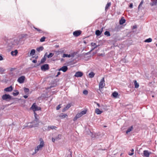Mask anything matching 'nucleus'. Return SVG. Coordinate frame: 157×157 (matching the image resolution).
Masks as SVG:
<instances>
[{
	"label": "nucleus",
	"instance_id": "1",
	"mask_svg": "<svg viewBox=\"0 0 157 157\" xmlns=\"http://www.w3.org/2000/svg\"><path fill=\"white\" fill-rule=\"evenodd\" d=\"M8 46L13 47L14 46L17 45L19 43V41L17 39H11L7 42Z\"/></svg>",
	"mask_w": 157,
	"mask_h": 157
},
{
	"label": "nucleus",
	"instance_id": "2",
	"mask_svg": "<svg viewBox=\"0 0 157 157\" xmlns=\"http://www.w3.org/2000/svg\"><path fill=\"white\" fill-rule=\"evenodd\" d=\"M40 141V143L39 145H38L37 147L35 148V153H36L38 151L40 150H41L42 148L43 147L44 145V142L43 140L41 138H40L39 140Z\"/></svg>",
	"mask_w": 157,
	"mask_h": 157
},
{
	"label": "nucleus",
	"instance_id": "3",
	"mask_svg": "<svg viewBox=\"0 0 157 157\" xmlns=\"http://www.w3.org/2000/svg\"><path fill=\"white\" fill-rule=\"evenodd\" d=\"M2 99L3 100L10 101L12 99V98L9 94H5L2 96Z\"/></svg>",
	"mask_w": 157,
	"mask_h": 157
},
{
	"label": "nucleus",
	"instance_id": "4",
	"mask_svg": "<svg viewBox=\"0 0 157 157\" xmlns=\"http://www.w3.org/2000/svg\"><path fill=\"white\" fill-rule=\"evenodd\" d=\"M105 86V83L104 78L103 77L101 80L99 84V89H102Z\"/></svg>",
	"mask_w": 157,
	"mask_h": 157
},
{
	"label": "nucleus",
	"instance_id": "5",
	"mask_svg": "<svg viewBox=\"0 0 157 157\" xmlns=\"http://www.w3.org/2000/svg\"><path fill=\"white\" fill-rule=\"evenodd\" d=\"M31 108L34 111H37L39 110H40L41 108L40 107L37 106L36 103H34L32 105V106Z\"/></svg>",
	"mask_w": 157,
	"mask_h": 157
},
{
	"label": "nucleus",
	"instance_id": "6",
	"mask_svg": "<svg viewBox=\"0 0 157 157\" xmlns=\"http://www.w3.org/2000/svg\"><path fill=\"white\" fill-rule=\"evenodd\" d=\"M49 65L48 64H45L43 65L41 67V69L43 71H46L49 69Z\"/></svg>",
	"mask_w": 157,
	"mask_h": 157
},
{
	"label": "nucleus",
	"instance_id": "7",
	"mask_svg": "<svg viewBox=\"0 0 157 157\" xmlns=\"http://www.w3.org/2000/svg\"><path fill=\"white\" fill-rule=\"evenodd\" d=\"M25 78L24 76H21L18 78L17 81L20 83H23L24 82Z\"/></svg>",
	"mask_w": 157,
	"mask_h": 157
},
{
	"label": "nucleus",
	"instance_id": "8",
	"mask_svg": "<svg viewBox=\"0 0 157 157\" xmlns=\"http://www.w3.org/2000/svg\"><path fill=\"white\" fill-rule=\"evenodd\" d=\"M81 31L80 30H77L75 31L73 33V35L75 36H78L80 35Z\"/></svg>",
	"mask_w": 157,
	"mask_h": 157
},
{
	"label": "nucleus",
	"instance_id": "9",
	"mask_svg": "<svg viewBox=\"0 0 157 157\" xmlns=\"http://www.w3.org/2000/svg\"><path fill=\"white\" fill-rule=\"evenodd\" d=\"M83 75V73L82 72L78 71L75 73V77H81Z\"/></svg>",
	"mask_w": 157,
	"mask_h": 157
},
{
	"label": "nucleus",
	"instance_id": "10",
	"mask_svg": "<svg viewBox=\"0 0 157 157\" xmlns=\"http://www.w3.org/2000/svg\"><path fill=\"white\" fill-rule=\"evenodd\" d=\"M151 152H149L147 150H144V155L145 157H149Z\"/></svg>",
	"mask_w": 157,
	"mask_h": 157
},
{
	"label": "nucleus",
	"instance_id": "11",
	"mask_svg": "<svg viewBox=\"0 0 157 157\" xmlns=\"http://www.w3.org/2000/svg\"><path fill=\"white\" fill-rule=\"evenodd\" d=\"M68 69V68L67 66H63L60 68L59 70V71H62L63 72H66Z\"/></svg>",
	"mask_w": 157,
	"mask_h": 157
},
{
	"label": "nucleus",
	"instance_id": "12",
	"mask_svg": "<svg viewBox=\"0 0 157 157\" xmlns=\"http://www.w3.org/2000/svg\"><path fill=\"white\" fill-rule=\"evenodd\" d=\"M71 106V104L69 103L67 104V105L62 110V111L63 112H65L68 109H69L70 107Z\"/></svg>",
	"mask_w": 157,
	"mask_h": 157
},
{
	"label": "nucleus",
	"instance_id": "13",
	"mask_svg": "<svg viewBox=\"0 0 157 157\" xmlns=\"http://www.w3.org/2000/svg\"><path fill=\"white\" fill-rule=\"evenodd\" d=\"M47 55V52H46L44 57L41 59L40 60V63H43L46 60V57Z\"/></svg>",
	"mask_w": 157,
	"mask_h": 157
},
{
	"label": "nucleus",
	"instance_id": "14",
	"mask_svg": "<svg viewBox=\"0 0 157 157\" xmlns=\"http://www.w3.org/2000/svg\"><path fill=\"white\" fill-rule=\"evenodd\" d=\"M13 90V87L11 86L4 89V90L6 92H10Z\"/></svg>",
	"mask_w": 157,
	"mask_h": 157
},
{
	"label": "nucleus",
	"instance_id": "15",
	"mask_svg": "<svg viewBox=\"0 0 157 157\" xmlns=\"http://www.w3.org/2000/svg\"><path fill=\"white\" fill-rule=\"evenodd\" d=\"M111 5V3L110 2H108L106 5L105 8V10L106 12L109 9V8L110 6Z\"/></svg>",
	"mask_w": 157,
	"mask_h": 157
},
{
	"label": "nucleus",
	"instance_id": "16",
	"mask_svg": "<svg viewBox=\"0 0 157 157\" xmlns=\"http://www.w3.org/2000/svg\"><path fill=\"white\" fill-rule=\"evenodd\" d=\"M17 53V51L15 50L14 51H12L11 52V54L12 56H16Z\"/></svg>",
	"mask_w": 157,
	"mask_h": 157
},
{
	"label": "nucleus",
	"instance_id": "17",
	"mask_svg": "<svg viewBox=\"0 0 157 157\" xmlns=\"http://www.w3.org/2000/svg\"><path fill=\"white\" fill-rule=\"evenodd\" d=\"M48 131H49L50 129H55V128H56L57 127L54 126H48Z\"/></svg>",
	"mask_w": 157,
	"mask_h": 157
},
{
	"label": "nucleus",
	"instance_id": "18",
	"mask_svg": "<svg viewBox=\"0 0 157 157\" xmlns=\"http://www.w3.org/2000/svg\"><path fill=\"white\" fill-rule=\"evenodd\" d=\"M44 49V48L43 46H40L36 48V50L39 52L41 51H43Z\"/></svg>",
	"mask_w": 157,
	"mask_h": 157
},
{
	"label": "nucleus",
	"instance_id": "19",
	"mask_svg": "<svg viewBox=\"0 0 157 157\" xmlns=\"http://www.w3.org/2000/svg\"><path fill=\"white\" fill-rule=\"evenodd\" d=\"M125 22V20L123 18H122L119 21V23L121 25H123L124 23Z\"/></svg>",
	"mask_w": 157,
	"mask_h": 157
},
{
	"label": "nucleus",
	"instance_id": "20",
	"mask_svg": "<svg viewBox=\"0 0 157 157\" xmlns=\"http://www.w3.org/2000/svg\"><path fill=\"white\" fill-rule=\"evenodd\" d=\"M102 31H100L99 30H97L95 32V34L97 36L100 35Z\"/></svg>",
	"mask_w": 157,
	"mask_h": 157
},
{
	"label": "nucleus",
	"instance_id": "21",
	"mask_svg": "<svg viewBox=\"0 0 157 157\" xmlns=\"http://www.w3.org/2000/svg\"><path fill=\"white\" fill-rule=\"evenodd\" d=\"M33 28L35 29L36 30H37L38 32H39L40 33H44V32L43 31H42V30L39 29H38V28H36L35 26H33Z\"/></svg>",
	"mask_w": 157,
	"mask_h": 157
},
{
	"label": "nucleus",
	"instance_id": "22",
	"mask_svg": "<svg viewBox=\"0 0 157 157\" xmlns=\"http://www.w3.org/2000/svg\"><path fill=\"white\" fill-rule=\"evenodd\" d=\"M95 112L98 114H100L102 112L100 110L96 108L95 110Z\"/></svg>",
	"mask_w": 157,
	"mask_h": 157
},
{
	"label": "nucleus",
	"instance_id": "23",
	"mask_svg": "<svg viewBox=\"0 0 157 157\" xmlns=\"http://www.w3.org/2000/svg\"><path fill=\"white\" fill-rule=\"evenodd\" d=\"M132 129L133 126H132L128 129L126 131V133L127 134L128 132H131L132 130Z\"/></svg>",
	"mask_w": 157,
	"mask_h": 157
},
{
	"label": "nucleus",
	"instance_id": "24",
	"mask_svg": "<svg viewBox=\"0 0 157 157\" xmlns=\"http://www.w3.org/2000/svg\"><path fill=\"white\" fill-rule=\"evenodd\" d=\"M95 75V74L92 72L90 73L89 74V77L90 78H92L94 77Z\"/></svg>",
	"mask_w": 157,
	"mask_h": 157
},
{
	"label": "nucleus",
	"instance_id": "25",
	"mask_svg": "<svg viewBox=\"0 0 157 157\" xmlns=\"http://www.w3.org/2000/svg\"><path fill=\"white\" fill-rule=\"evenodd\" d=\"M152 41V39L151 38H149L146 39L144 41V42H145L150 43V42H151Z\"/></svg>",
	"mask_w": 157,
	"mask_h": 157
},
{
	"label": "nucleus",
	"instance_id": "26",
	"mask_svg": "<svg viewBox=\"0 0 157 157\" xmlns=\"http://www.w3.org/2000/svg\"><path fill=\"white\" fill-rule=\"evenodd\" d=\"M118 94V93L117 92L115 91L113 93L112 95L113 97L117 98V97Z\"/></svg>",
	"mask_w": 157,
	"mask_h": 157
},
{
	"label": "nucleus",
	"instance_id": "27",
	"mask_svg": "<svg viewBox=\"0 0 157 157\" xmlns=\"http://www.w3.org/2000/svg\"><path fill=\"white\" fill-rule=\"evenodd\" d=\"M91 45L92 46H95L93 48V49L92 50H93L96 48H97V47L98 46V45H96V44L95 43H91Z\"/></svg>",
	"mask_w": 157,
	"mask_h": 157
},
{
	"label": "nucleus",
	"instance_id": "28",
	"mask_svg": "<svg viewBox=\"0 0 157 157\" xmlns=\"http://www.w3.org/2000/svg\"><path fill=\"white\" fill-rule=\"evenodd\" d=\"M35 50L34 49H32L30 53V56H33L35 55Z\"/></svg>",
	"mask_w": 157,
	"mask_h": 157
},
{
	"label": "nucleus",
	"instance_id": "29",
	"mask_svg": "<svg viewBox=\"0 0 157 157\" xmlns=\"http://www.w3.org/2000/svg\"><path fill=\"white\" fill-rule=\"evenodd\" d=\"M150 5L151 6H156L157 5V4L155 2V1H153L151 3H150Z\"/></svg>",
	"mask_w": 157,
	"mask_h": 157
},
{
	"label": "nucleus",
	"instance_id": "30",
	"mask_svg": "<svg viewBox=\"0 0 157 157\" xmlns=\"http://www.w3.org/2000/svg\"><path fill=\"white\" fill-rule=\"evenodd\" d=\"M104 34L105 35H106L107 36H109L110 35L109 32L108 31H106L105 32Z\"/></svg>",
	"mask_w": 157,
	"mask_h": 157
},
{
	"label": "nucleus",
	"instance_id": "31",
	"mask_svg": "<svg viewBox=\"0 0 157 157\" xmlns=\"http://www.w3.org/2000/svg\"><path fill=\"white\" fill-rule=\"evenodd\" d=\"M16 92H13L12 94L14 96L17 95L19 94V92L17 90L15 91Z\"/></svg>",
	"mask_w": 157,
	"mask_h": 157
},
{
	"label": "nucleus",
	"instance_id": "32",
	"mask_svg": "<svg viewBox=\"0 0 157 157\" xmlns=\"http://www.w3.org/2000/svg\"><path fill=\"white\" fill-rule=\"evenodd\" d=\"M66 117H67V115L66 114H62L60 116V117L62 118H64Z\"/></svg>",
	"mask_w": 157,
	"mask_h": 157
},
{
	"label": "nucleus",
	"instance_id": "33",
	"mask_svg": "<svg viewBox=\"0 0 157 157\" xmlns=\"http://www.w3.org/2000/svg\"><path fill=\"white\" fill-rule=\"evenodd\" d=\"M53 55H54V54L53 53H50L49 54V55H47L46 56H47L48 58H50V57H52Z\"/></svg>",
	"mask_w": 157,
	"mask_h": 157
},
{
	"label": "nucleus",
	"instance_id": "34",
	"mask_svg": "<svg viewBox=\"0 0 157 157\" xmlns=\"http://www.w3.org/2000/svg\"><path fill=\"white\" fill-rule=\"evenodd\" d=\"M5 71V70L3 68L0 67V72L2 74Z\"/></svg>",
	"mask_w": 157,
	"mask_h": 157
},
{
	"label": "nucleus",
	"instance_id": "35",
	"mask_svg": "<svg viewBox=\"0 0 157 157\" xmlns=\"http://www.w3.org/2000/svg\"><path fill=\"white\" fill-rule=\"evenodd\" d=\"M46 37L44 36H43L41 38L40 40V41L41 42H43L45 41Z\"/></svg>",
	"mask_w": 157,
	"mask_h": 157
},
{
	"label": "nucleus",
	"instance_id": "36",
	"mask_svg": "<svg viewBox=\"0 0 157 157\" xmlns=\"http://www.w3.org/2000/svg\"><path fill=\"white\" fill-rule=\"evenodd\" d=\"M134 82L135 84V88H137V81L136 80H134Z\"/></svg>",
	"mask_w": 157,
	"mask_h": 157
},
{
	"label": "nucleus",
	"instance_id": "37",
	"mask_svg": "<svg viewBox=\"0 0 157 157\" xmlns=\"http://www.w3.org/2000/svg\"><path fill=\"white\" fill-rule=\"evenodd\" d=\"M80 113L82 116L86 113V111L85 110H83Z\"/></svg>",
	"mask_w": 157,
	"mask_h": 157
},
{
	"label": "nucleus",
	"instance_id": "38",
	"mask_svg": "<svg viewBox=\"0 0 157 157\" xmlns=\"http://www.w3.org/2000/svg\"><path fill=\"white\" fill-rule=\"evenodd\" d=\"M24 90L25 93H28L29 91V90L28 88H25L24 89Z\"/></svg>",
	"mask_w": 157,
	"mask_h": 157
},
{
	"label": "nucleus",
	"instance_id": "39",
	"mask_svg": "<svg viewBox=\"0 0 157 157\" xmlns=\"http://www.w3.org/2000/svg\"><path fill=\"white\" fill-rule=\"evenodd\" d=\"M76 116H77V117H78V118L80 117H82V116L80 113H77Z\"/></svg>",
	"mask_w": 157,
	"mask_h": 157
},
{
	"label": "nucleus",
	"instance_id": "40",
	"mask_svg": "<svg viewBox=\"0 0 157 157\" xmlns=\"http://www.w3.org/2000/svg\"><path fill=\"white\" fill-rule=\"evenodd\" d=\"M88 93V91L87 90H84L83 91V94L85 95H87Z\"/></svg>",
	"mask_w": 157,
	"mask_h": 157
},
{
	"label": "nucleus",
	"instance_id": "41",
	"mask_svg": "<svg viewBox=\"0 0 157 157\" xmlns=\"http://www.w3.org/2000/svg\"><path fill=\"white\" fill-rule=\"evenodd\" d=\"M61 137V135H58V136L56 137V140L60 139Z\"/></svg>",
	"mask_w": 157,
	"mask_h": 157
},
{
	"label": "nucleus",
	"instance_id": "42",
	"mask_svg": "<svg viewBox=\"0 0 157 157\" xmlns=\"http://www.w3.org/2000/svg\"><path fill=\"white\" fill-rule=\"evenodd\" d=\"M98 56H104V54H102V53H98Z\"/></svg>",
	"mask_w": 157,
	"mask_h": 157
},
{
	"label": "nucleus",
	"instance_id": "43",
	"mask_svg": "<svg viewBox=\"0 0 157 157\" xmlns=\"http://www.w3.org/2000/svg\"><path fill=\"white\" fill-rule=\"evenodd\" d=\"M68 54H63V58L65 57H67Z\"/></svg>",
	"mask_w": 157,
	"mask_h": 157
},
{
	"label": "nucleus",
	"instance_id": "44",
	"mask_svg": "<svg viewBox=\"0 0 157 157\" xmlns=\"http://www.w3.org/2000/svg\"><path fill=\"white\" fill-rule=\"evenodd\" d=\"M94 103L96 104H97V105H98V107H100V105L96 101H94Z\"/></svg>",
	"mask_w": 157,
	"mask_h": 157
},
{
	"label": "nucleus",
	"instance_id": "45",
	"mask_svg": "<svg viewBox=\"0 0 157 157\" xmlns=\"http://www.w3.org/2000/svg\"><path fill=\"white\" fill-rule=\"evenodd\" d=\"M60 107V105H59L57 106L56 109L57 110H59Z\"/></svg>",
	"mask_w": 157,
	"mask_h": 157
},
{
	"label": "nucleus",
	"instance_id": "46",
	"mask_svg": "<svg viewBox=\"0 0 157 157\" xmlns=\"http://www.w3.org/2000/svg\"><path fill=\"white\" fill-rule=\"evenodd\" d=\"M78 117H77V116H76L73 119V121H76L78 119Z\"/></svg>",
	"mask_w": 157,
	"mask_h": 157
},
{
	"label": "nucleus",
	"instance_id": "47",
	"mask_svg": "<svg viewBox=\"0 0 157 157\" xmlns=\"http://www.w3.org/2000/svg\"><path fill=\"white\" fill-rule=\"evenodd\" d=\"M128 154L129 155H133V154H134V152H132L131 153V152H130L129 151L128 152Z\"/></svg>",
	"mask_w": 157,
	"mask_h": 157
},
{
	"label": "nucleus",
	"instance_id": "48",
	"mask_svg": "<svg viewBox=\"0 0 157 157\" xmlns=\"http://www.w3.org/2000/svg\"><path fill=\"white\" fill-rule=\"evenodd\" d=\"M38 125H39V124H38V123H37L35 125H33V127H37Z\"/></svg>",
	"mask_w": 157,
	"mask_h": 157
},
{
	"label": "nucleus",
	"instance_id": "49",
	"mask_svg": "<svg viewBox=\"0 0 157 157\" xmlns=\"http://www.w3.org/2000/svg\"><path fill=\"white\" fill-rule=\"evenodd\" d=\"M136 28H137V26L136 25H134L132 27V29H133Z\"/></svg>",
	"mask_w": 157,
	"mask_h": 157
},
{
	"label": "nucleus",
	"instance_id": "50",
	"mask_svg": "<svg viewBox=\"0 0 157 157\" xmlns=\"http://www.w3.org/2000/svg\"><path fill=\"white\" fill-rule=\"evenodd\" d=\"M34 63H36L37 62V60L36 59H34L32 61Z\"/></svg>",
	"mask_w": 157,
	"mask_h": 157
},
{
	"label": "nucleus",
	"instance_id": "51",
	"mask_svg": "<svg viewBox=\"0 0 157 157\" xmlns=\"http://www.w3.org/2000/svg\"><path fill=\"white\" fill-rule=\"evenodd\" d=\"M56 138H52V141L53 142H54L55 141V140H56Z\"/></svg>",
	"mask_w": 157,
	"mask_h": 157
},
{
	"label": "nucleus",
	"instance_id": "52",
	"mask_svg": "<svg viewBox=\"0 0 157 157\" xmlns=\"http://www.w3.org/2000/svg\"><path fill=\"white\" fill-rule=\"evenodd\" d=\"M129 7L130 8H132V7H133V5H132V3L130 4V5H129Z\"/></svg>",
	"mask_w": 157,
	"mask_h": 157
},
{
	"label": "nucleus",
	"instance_id": "53",
	"mask_svg": "<svg viewBox=\"0 0 157 157\" xmlns=\"http://www.w3.org/2000/svg\"><path fill=\"white\" fill-rule=\"evenodd\" d=\"M142 5H140V4L138 6V9H139L141 7H142Z\"/></svg>",
	"mask_w": 157,
	"mask_h": 157
},
{
	"label": "nucleus",
	"instance_id": "54",
	"mask_svg": "<svg viewBox=\"0 0 157 157\" xmlns=\"http://www.w3.org/2000/svg\"><path fill=\"white\" fill-rule=\"evenodd\" d=\"M61 74V73L60 72H58L57 73V75H56V77L58 76L59 75Z\"/></svg>",
	"mask_w": 157,
	"mask_h": 157
},
{
	"label": "nucleus",
	"instance_id": "55",
	"mask_svg": "<svg viewBox=\"0 0 157 157\" xmlns=\"http://www.w3.org/2000/svg\"><path fill=\"white\" fill-rule=\"evenodd\" d=\"M3 59V57H2V56L0 55V60H2Z\"/></svg>",
	"mask_w": 157,
	"mask_h": 157
},
{
	"label": "nucleus",
	"instance_id": "56",
	"mask_svg": "<svg viewBox=\"0 0 157 157\" xmlns=\"http://www.w3.org/2000/svg\"><path fill=\"white\" fill-rule=\"evenodd\" d=\"M23 97L25 98H28V96H27L26 95H24L23 96Z\"/></svg>",
	"mask_w": 157,
	"mask_h": 157
},
{
	"label": "nucleus",
	"instance_id": "57",
	"mask_svg": "<svg viewBox=\"0 0 157 157\" xmlns=\"http://www.w3.org/2000/svg\"><path fill=\"white\" fill-rule=\"evenodd\" d=\"M144 2V0H142L141 1V2H140V5H142L143 4V3Z\"/></svg>",
	"mask_w": 157,
	"mask_h": 157
},
{
	"label": "nucleus",
	"instance_id": "58",
	"mask_svg": "<svg viewBox=\"0 0 157 157\" xmlns=\"http://www.w3.org/2000/svg\"><path fill=\"white\" fill-rule=\"evenodd\" d=\"M57 52H59H59H60L61 53H62V52H64V51L63 50V51H58Z\"/></svg>",
	"mask_w": 157,
	"mask_h": 157
},
{
	"label": "nucleus",
	"instance_id": "59",
	"mask_svg": "<svg viewBox=\"0 0 157 157\" xmlns=\"http://www.w3.org/2000/svg\"><path fill=\"white\" fill-rule=\"evenodd\" d=\"M71 57V56L70 54H69V55L68 54L67 57Z\"/></svg>",
	"mask_w": 157,
	"mask_h": 157
},
{
	"label": "nucleus",
	"instance_id": "60",
	"mask_svg": "<svg viewBox=\"0 0 157 157\" xmlns=\"http://www.w3.org/2000/svg\"><path fill=\"white\" fill-rule=\"evenodd\" d=\"M132 152H134V150L133 149H132L131 150Z\"/></svg>",
	"mask_w": 157,
	"mask_h": 157
},
{
	"label": "nucleus",
	"instance_id": "61",
	"mask_svg": "<svg viewBox=\"0 0 157 157\" xmlns=\"http://www.w3.org/2000/svg\"><path fill=\"white\" fill-rule=\"evenodd\" d=\"M56 47L57 48H58V47H59V45H56Z\"/></svg>",
	"mask_w": 157,
	"mask_h": 157
},
{
	"label": "nucleus",
	"instance_id": "62",
	"mask_svg": "<svg viewBox=\"0 0 157 157\" xmlns=\"http://www.w3.org/2000/svg\"><path fill=\"white\" fill-rule=\"evenodd\" d=\"M136 94H135V95H137V92H136Z\"/></svg>",
	"mask_w": 157,
	"mask_h": 157
},
{
	"label": "nucleus",
	"instance_id": "63",
	"mask_svg": "<svg viewBox=\"0 0 157 157\" xmlns=\"http://www.w3.org/2000/svg\"><path fill=\"white\" fill-rule=\"evenodd\" d=\"M152 97H154V95H152Z\"/></svg>",
	"mask_w": 157,
	"mask_h": 157
},
{
	"label": "nucleus",
	"instance_id": "64",
	"mask_svg": "<svg viewBox=\"0 0 157 157\" xmlns=\"http://www.w3.org/2000/svg\"><path fill=\"white\" fill-rule=\"evenodd\" d=\"M156 46L157 47V44H156Z\"/></svg>",
	"mask_w": 157,
	"mask_h": 157
}]
</instances>
